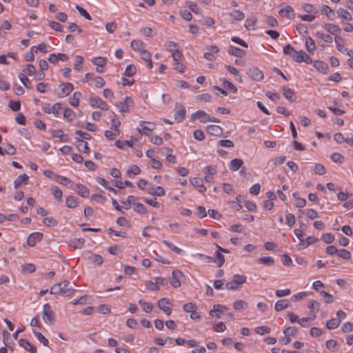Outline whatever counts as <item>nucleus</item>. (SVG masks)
Segmentation results:
<instances>
[{
  "mask_svg": "<svg viewBox=\"0 0 353 353\" xmlns=\"http://www.w3.org/2000/svg\"><path fill=\"white\" fill-rule=\"evenodd\" d=\"M196 119H199L200 122L202 123H205L207 122L219 123L220 121L219 119L210 116L204 110H198L191 114V120L194 121Z\"/></svg>",
  "mask_w": 353,
  "mask_h": 353,
  "instance_id": "nucleus-1",
  "label": "nucleus"
},
{
  "mask_svg": "<svg viewBox=\"0 0 353 353\" xmlns=\"http://www.w3.org/2000/svg\"><path fill=\"white\" fill-rule=\"evenodd\" d=\"M246 276L241 274H234L233 279L225 284V288L229 290H235L239 288V286L246 282Z\"/></svg>",
  "mask_w": 353,
  "mask_h": 353,
  "instance_id": "nucleus-2",
  "label": "nucleus"
},
{
  "mask_svg": "<svg viewBox=\"0 0 353 353\" xmlns=\"http://www.w3.org/2000/svg\"><path fill=\"white\" fill-rule=\"evenodd\" d=\"M42 319L48 325H52L54 320V313L52 310L49 303H46L43 306Z\"/></svg>",
  "mask_w": 353,
  "mask_h": 353,
  "instance_id": "nucleus-3",
  "label": "nucleus"
},
{
  "mask_svg": "<svg viewBox=\"0 0 353 353\" xmlns=\"http://www.w3.org/2000/svg\"><path fill=\"white\" fill-rule=\"evenodd\" d=\"M116 105L119 108L120 112H129L130 108L134 106V101L130 97H125L124 99V102H120Z\"/></svg>",
  "mask_w": 353,
  "mask_h": 353,
  "instance_id": "nucleus-4",
  "label": "nucleus"
},
{
  "mask_svg": "<svg viewBox=\"0 0 353 353\" xmlns=\"http://www.w3.org/2000/svg\"><path fill=\"white\" fill-rule=\"evenodd\" d=\"M295 54L292 58L294 61L298 63L305 62L308 64L312 63V58L304 51H296Z\"/></svg>",
  "mask_w": 353,
  "mask_h": 353,
  "instance_id": "nucleus-5",
  "label": "nucleus"
},
{
  "mask_svg": "<svg viewBox=\"0 0 353 353\" xmlns=\"http://www.w3.org/2000/svg\"><path fill=\"white\" fill-rule=\"evenodd\" d=\"M184 276L183 272L179 270L172 271V277L170 279V284L175 288L181 286V279Z\"/></svg>",
  "mask_w": 353,
  "mask_h": 353,
  "instance_id": "nucleus-6",
  "label": "nucleus"
},
{
  "mask_svg": "<svg viewBox=\"0 0 353 353\" xmlns=\"http://www.w3.org/2000/svg\"><path fill=\"white\" fill-rule=\"evenodd\" d=\"M176 112L174 113V120L175 121L180 123L181 122L185 117L186 110L184 105L181 103H176Z\"/></svg>",
  "mask_w": 353,
  "mask_h": 353,
  "instance_id": "nucleus-7",
  "label": "nucleus"
},
{
  "mask_svg": "<svg viewBox=\"0 0 353 353\" xmlns=\"http://www.w3.org/2000/svg\"><path fill=\"white\" fill-rule=\"evenodd\" d=\"M157 305L159 309L161 310L165 314L169 316L172 314V308L170 307L171 303L168 299H160L157 302Z\"/></svg>",
  "mask_w": 353,
  "mask_h": 353,
  "instance_id": "nucleus-8",
  "label": "nucleus"
},
{
  "mask_svg": "<svg viewBox=\"0 0 353 353\" xmlns=\"http://www.w3.org/2000/svg\"><path fill=\"white\" fill-rule=\"evenodd\" d=\"M61 284V294L63 296H70L74 292V289L72 286H70L69 281L65 280L60 282Z\"/></svg>",
  "mask_w": 353,
  "mask_h": 353,
  "instance_id": "nucleus-9",
  "label": "nucleus"
},
{
  "mask_svg": "<svg viewBox=\"0 0 353 353\" xmlns=\"http://www.w3.org/2000/svg\"><path fill=\"white\" fill-rule=\"evenodd\" d=\"M59 88H61V91L58 94L59 98L68 97L74 89L73 85L70 83H62L59 85Z\"/></svg>",
  "mask_w": 353,
  "mask_h": 353,
  "instance_id": "nucleus-10",
  "label": "nucleus"
},
{
  "mask_svg": "<svg viewBox=\"0 0 353 353\" xmlns=\"http://www.w3.org/2000/svg\"><path fill=\"white\" fill-rule=\"evenodd\" d=\"M89 101L90 105L92 107H97L103 110H108V104L99 97H91Z\"/></svg>",
  "mask_w": 353,
  "mask_h": 353,
  "instance_id": "nucleus-11",
  "label": "nucleus"
},
{
  "mask_svg": "<svg viewBox=\"0 0 353 353\" xmlns=\"http://www.w3.org/2000/svg\"><path fill=\"white\" fill-rule=\"evenodd\" d=\"M139 125L142 127L143 134L145 136H150V132L154 130L156 128V124L152 122H148L145 121H139Z\"/></svg>",
  "mask_w": 353,
  "mask_h": 353,
  "instance_id": "nucleus-12",
  "label": "nucleus"
},
{
  "mask_svg": "<svg viewBox=\"0 0 353 353\" xmlns=\"http://www.w3.org/2000/svg\"><path fill=\"white\" fill-rule=\"evenodd\" d=\"M248 74L252 79L256 81H260L263 79V73L258 68L253 67L249 69Z\"/></svg>",
  "mask_w": 353,
  "mask_h": 353,
  "instance_id": "nucleus-13",
  "label": "nucleus"
},
{
  "mask_svg": "<svg viewBox=\"0 0 353 353\" xmlns=\"http://www.w3.org/2000/svg\"><path fill=\"white\" fill-rule=\"evenodd\" d=\"M43 234L41 232H33L27 239V243L28 245L33 247L37 242L41 241Z\"/></svg>",
  "mask_w": 353,
  "mask_h": 353,
  "instance_id": "nucleus-14",
  "label": "nucleus"
},
{
  "mask_svg": "<svg viewBox=\"0 0 353 353\" xmlns=\"http://www.w3.org/2000/svg\"><path fill=\"white\" fill-rule=\"evenodd\" d=\"M323 28L327 32L335 37H339L338 35L341 32V28L334 23H325Z\"/></svg>",
  "mask_w": 353,
  "mask_h": 353,
  "instance_id": "nucleus-15",
  "label": "nucleus"
},
{
  "mask_svg": "<svg viewBox=\"0 0 353 353\" xmlns=\"http://www.w3.org/2000/svg\"><path fill=\"white\" fill-rule=\"evenodd\" d=\"M319 241V239L314 236H311L307 237L305 240H301V242H299L298 246L300 250L305 249L310 245L314 244Z\"/></svg>",
  "mask_w": 353,
  "mask_h": 353,
  "instance_id": "nucleus-16",
  "label": "nucleus"
},
{
  "mask_svg": "<svg viewBox=\"0 0 353 353\" xmlns=\"http://www.w3.org/2000/svg\"><path fill=\"white\" fill-rule=\"evenodd\" d=\"M227 310V307L224 305L219 304L214 305L213 309L209 312L210 315L212 317L220 318V314Z\"/></svg>",
  "mask_w": 353,
  "mask_h": 353,
  "instance_id": "nucleus-17",
  "label": "nucleus"
},
{
  "mask_svg": "<svg viewBox=\"0 0 353 353\" xmlns=\"http://www.w3.org/2000/svg\"><path fill=\"white\" fill-rule=\"evenodd\" d=\"M137 139L134 137H131L130 140L120 141L117 140L115 142V145L120 149H125V146L130 148L132 147L134 141H137Z\"/></svg>",
  "mask_w": 353,
  "mask_h": 353,
  "instance_id": "nucleus-18",
  "label": "nucleus"
},
{
  "mask_svg": "<svg viewBox=\"0 0 353 353\" xmlns=\"http://www.w3.org/2000/svg\"><path fill=\"white\" fill-rule=\"evenodd\" d=\"M19 345L30 353H37V348L32 345L27 339H21L19 341Z\"/></svg>",
  "mask_w": 353,
  "mask_h": 353,
  "instance_id": "nucleus-19",
  "label": "nucleus"
},
{
  "mask_svg": "<svg viewBox=\"0 0 353 353\" xmlns=\"http://www.w3.org/2000/svg\"><path fill=\"white\" fill-rule=\"evenodd\" d=\"M279 14L281 17L292 19L294 17V9L290 6H285L283 8L279 10Z\"/></svg>",
  "mask_w": 353,
  "mask_h": 353,
  "instance_id": "nucleus-20",
  "label": "nucleus"
},
{
  "mask_svg": "<svg viewBox=\"0 0 353 353\" xmlns=\"http://www.w3.org/2000/svg\"><path fill=\"white\" fill-rule=\"evenodd\" d=\"M207 132L213 136H221L223 129L217 125H208L206 128Z\"/></svg>",
  "mask_w": 353,
  "mask_h": 353,
  "instance_id": "nucleus-21",
  "label": "nucleus"
},
{
  "mask_svg": "<svg viewBox=\"0 0 353 353\" xmlns=\"http://www.w3.org/2000/svg\"><path fill=\"white\" fill-rule=\"evenodd\" d=\"M77 142V147L79 151L88 154L90 152V148L86 141H83L80 138H76Z\"/></svg>",
  "mask_w": 353,
  "mask_h": 353,
  "instance_id": "nucleus-22",
  "label": "nucleus"
},
{
  "mask_svg": "<svg viewBox=\"0 0 353 353\" xmlns=\"http://www.w3.org/2000/svg\"><path fill=\"white\" fill-rule=\"evenodd\" d=\"M314 66L319 72L326 74L328 72V65L323 61H316L314 63Z\"/></svg>",
  "mask_w": 353,
  "mask_h": 353,
  "instance_id": "nucleus-23",
  "label": "nucleus"
},
{
  "mask_svg": "<svg viewBox=\"0 0 353 353\" xmlns=\"http://www.w3.org/2000/svg\"><path fill=\"white\" fill-rule=\"evenodd\" d=\"M73 190L83 197H87L89 195L88 189L82 184H74V189Z\"/></svg>",
  "mask_w": 353,
  "mask_h": 353,
  "instance_id": "nucleus-24",
  "label": "nucleus"
},
{
  "mask_svg": "<svg viewBox=\"0 0 353 353\" xmlns=\"http://www.w3.org/2000/svg\"><path fill=\"white\" fill-rule=\"evenodd\" d=\"M290 306L289 301L286 299H282L276 301L274 305V310L277 312L281 311Z\"/></svg>",
  "mask_w": 353,
  "mask_h": 353,
  "instance_id": "nucleus-25",
  "label": "nucleus"
},
{
  "mask_svg": "<svg viewBox=\"0 0 353 353\" xmlns=\"http://www.w3.org/2000/svg\"><path fill=\"white\" fill-rule=\"evenodd\" d=\"M243 164V161L241 159H232L230 164L229 168L231 171L235 172L237 171Z\"/></svg>",
  "mask_w": 353,
  "mask_h": 353,
  "instance_id": "nucleus-26",
  "label": "nucleus"
},
{
  "mask_svg": "<svg viewBox=\"0 0 353 353\" xmlns=\"http://www.w3.org/2000/svg\"><path fill=\"white\" fill-rule=\"evenodd\" d=\"M57 181L63 185L68 187L70 189H74V183L65 176L59 175Z\"/></svg>",
  "mask_w": 353,
  "mask_h": 353,
  "instance_id": "nucleus-27",
  "label": "nucleus"
},
{
  "mask_svg": "<svg viewBox=\"0 0 353 353\" xmlns=\"http://www.w3.org/2000/svg\"><path fill=\"white\" fill-rule=\"evenodd\" d=\"M28 179H29L28 176L25 173L20 174L19 176H17V178L14 181V188H18L22 185V183H26Z\"/></svg>",
  "mask_w": 353,
  "mask_h": 353,
  "instance_id": "nucleus-28",
  "label": "nucleus"
},
{
  "mask_svg": "<svg viewBox=\"0 0 353 353\" xmlns=\"http://www.w3.org/2000/svg\"><path fill=\"white\" fill-rule=\"evenodd\" d=\"M228 52L230 54L235 56L236 57H243L245 54V52L244 50H243L242 49H240L239 48L232 46L229 47Z\"/></svg>",
  "mask_w": 353,
  "mask_h": 353,
  "instance_id": "nucleus-29",
  "label": "nucleus"
},
{
  "mask_svg": "<svg viewBox=\"0 0 353 353\" xmlns=\"http://www.w3.org/2000/svg\"><path fill=\"white\" fill-rule=\"evenodd\" d=\"M283 96L285 99L289 100L291 102H293L296 100V95L294 92L289 88L283 87Z\"/></svg>",
  "mask_w": 353,
  "mask_h": 353,
  "instance_id": "nucleus-30",
  "label": "nucleus"
},
{
  "mask_svg": "<svg viewBox=\"0 0 353 353\" xmlns=\"http://www.w3.org/2000/svg\"><path fill=\"white\" fill-rule=\"evenodd\" d=\"M305 47L309 53L314 54L316 49V44L314 41L311 37L306 38Z\"/></svg>",
  "mask_w": 353,
  "mask_h": 353,
  "instance_id": "nucleus-31",
  "label": "nucleus"
},
{
  "mask_svg": "<svg viewBox=\"0 0 353 353\" xmlns=\"http://www.w3.org/2000/svg\"><path fill=\"white\" fill-rule=\"evenodd\" d=\"M336 13L343 20L351 21L352 19V17L350 13L343 8H339L337 10Z\"/></svg>",
  "mask_w": 353,
  "mask_h": 353,
  "instance_id": "nucleus-32",
  "label": "nucleus"
},
{
  "mask_svg": "<svg viewBox=\"0 0 353 353\" xmlns=\"http://www.w3.org/2000/svg\"><path fill=\"white\" fill-rule=\"evenodd\" d=\"M81 97V93L80 92H75L70 99V104L74 107L79 106V100Z\"/></svg>",
  "mask_w": 353,
  "mask_h": 353,
  "instance_id": "nucleus-33",
  "label": "nucleus"
},
{
  "mask_svg": "<svg viewBox=\"0 0 353 353\" xmlns=\"http://www.w3.org/2000/svg\"><path fill=\"white\" fill-rule=\"evenodd\" d=\"M63 117L65 119L72 121L75 119L76 114L72 109L66 108L63 112Z\"/></svg>",
  "mask_w": 353,
  "mask_h": 353,
  "instance_id": "nucleus-34",
  "label": "nucleus"
},
{
  "mask_svg": "<svg viewBox=\"0 0 353 353\" xmlns=\"http://www.w3.org/2000/svg\"><path fill=\"white\" fill-rule=\"evenodd\" d=\"M65 204L68 208H74L77 207L78 201L77 198L73 196H68L65 199Z\"/></svg>",
  "mask_w": 353,
  "mask_h": 353,
  "instance_id": "nucleus-35",
  "label": "nucleus"
},
{
  "mask_svg": "<svg viewBox=\"0 0 353 353\" xmlns=\"http://www.w3.org/2000/svg\"><path fill=\"white\" fill-rule=\"evenodd\" d=\"M223 85L232 93H236L237 92V88L230 81H228L225 78H223L221 79Z\"/></svg>",
  "mask_w": 353,
  "mask_h": 353,
  "instance_id": "nucleus-36",
  "label": "nucleus"
},
{
  "mask_svg": "<svg viewBox=\"0 0 353 353\" xmlns=\"http://www.w3.org/2000/svg\"><path fill=\"white\" fill-rule=\"evenodd\" d=\"M293 197L295 199L296 203L295 205L298 208H303L306 205V200L303 198H301L298 196L297 192H294L292 194Z\"/></svg>",
  "mask_w": 353,
  "mask_h": 353,
  "instance_id": "nucleus-37",
  "label": "nucleus"
},
{
  "mask_svg": "<svg viewBox=\"0 0 353 353\" xmlns=\"http://www.w3.org/2000/svg\"><path fill=\"white\" fill-rule=\"evenodd\" d=\"M341 323V320L336 319H330L326 322V327L329 330H334L339 327Z\"/></svg>",
  "mask_w": 353,
  "mask_h": 353,
  "instance_id": "nucleus-38",
  "label": "nucleus"
},
{
  "mask_svg": "<svg viewBox=\"0 0 353 353\" xmlns=\"http://www.w3.org/2000/svg\"><path fill=\"white\" fill-rule=\"evenodd\" d=\"M139 303L141 305L143 310L147 313L151 312L154 307L152 303L145 302L142 299L139 301Z\"/></svg>",
  "mask_w": 353,
  "mask_h": 353,
  "instance_id": "nucleus-39",
  "label": "nucleus"
},
{
  "mask_svg": "<svg viewBox=\"0 0 353 353\" xmlns=\"http://www.w3.org/2000/svg\"><path fill=\"white\" fill-rule=\"evenodd\" d=\"M33 334L37 339L41 342L44 346H47L48 344V340L39 332L33 330Z\"/></svg>",
  "mask_w": 353,
  "mask_h": 353,
  "instance_id": "nucleus-40",
  "label": "nucleus"
},
{
  "mask_svg": "<svg viewBox=\"0 0 353 353\" xmlns=\"http://www.w3.org/2000/svg\"><path fill=\"white\" fill-rule=\"evenodd\" d=\"M163 243L170 250H171L172 251L174 252L176 254H180L183 252V250L175 246L172 243L168 241L163 240Z\"/></svg>",
  "mask_w": 353,
  "mask_h": 353,
  "instance_id": "nucleus-41",
  "label": "nucleus"
},
{
  "mask_svg": "<svg viewBox=\"0 0 353 353\" xmlns=\"http://www.w3.org/2000/svg\"><path fill=\"white\" fill-rule=\"evenodd\" d=\"M131 47L135 51H141L143 50V43L140 40H132Z\"/></svg>",
  "mask_w": 353,
  "mask_h": 353,
  "instance_id": "nucleus-42",
  "label": "nucleus"
},
{
  "mask_svg": "<svg viewBox=\"0 0 353 353\" xmlns=\"http://www.w3.org/2000/svg\"><path fill=\"white\" fill-rule=\"evenodd\" d=\"M303 9L308 14H314V15H316L318 13L317 9L313 5L310 3L303 4Z\"/></svg>",
  "mask_w": 353,
  "mask_h": 353,
  "instance_id": "nucleus-43",
  "label": "nucleus"
},
{
  "mask_svg": "<svg viewBox=\"0 0 353 353\" xmlns=\"http://www.w3.org/2000/svg\"><path fill=\"white\" fill-rule=\"evenodd\" d=\"M3 145H5L3 148L4 154L14 155L16 154L17 150L12 144L7 143L6 144L3 143Z\"/></svg>",
  "mask_w": 353,
  "mask_h": 353,
  "instance_id": "nucleus-44",
  "label": "nucleus"
},
{
  "mask_svg": "<svg viewBox=\"0 0 353 353\" xmlns=\"http://www.w3.org/2000/svg\"><path fill=\"white\" fill-rule=\"evenodd\" d=\"M248 303L243 300H237L234 303V308L235 310H243L247 307Z\"/></svg>",
  "mask_w": 353,
  "mask_h": 353,
  "instance_id": "nucleus-45",
  "label": "nucleus"
},
{
  "mask_svg": "<svg viewBox=\"0 0 353 353\" xmlns=\"http://www.w3.org/2000/svg\"><path fill=\"white\" fill-rule=\"evenodd\" d=\"M316 36L326 43H332L333 41V38L330 34H325L321 32H316Z\"/></svg>",
  "mask_w": 353,
  "mask_h": 353,
  "instance_id": "nucleus-46",
  "label": "nucleus"
},
{
  "mask_svg": "<svg viewBox=\"0 0 353 353\" xmlns=\"http://www.w3.org/2000/svg\"><path fill=\"white\" fill-rule=\"evenodd\" d=\"M322 10L323 13L330 19H334V12L332 9H331L327 5H323L322 8Z\"/></svg>",
  "mask_w": 353,
  "mask_h": 353,
  "instance_id": "nucleus-47",
  "label": "nucleus"
},
{
  "mask_svg": "<svg viewBox=\"0 0 353 353\" xmlns=\"http://www.w3.org/2000/svg\"><path fill=\"white\" fill-rule=\"evenodd\" d=\"M259 263L268 265V266H272L274 264V260L271 256H264L261 257L259 259Z\"/></svg>",
  "mask_w": 353,
  "mask_h": 353,
  "instance_id": "nucleus-48",
  "label": "nucleus"
},
{
  "mask_svg": "<svg viewBox=\"0 0 353 353\" xmlns=\"http://www.w3.org/2000/svg\"><path fill=\"white\" fill-rule=\"evenodd\" d=\"M334 41H335V43L336 44V49L339 52H343V50L345 49V47H344L345 41H344V39L342 37H334Z\"/></svg>",
  "mask_w": 353,
  "mask_h": 353,
  "instance_id": "nucleus-49",
  "label": "nucleus"
},
{
  "mask_svg": "<svg viewBox=\"0 0 353 353\" xmlns=\"http://www.w3.org/2000/svg\"><path fill=\"white\" fill-rule=\"evenodd\" d=\"M230 15L236 21H241L245 17L243 12L239 10H235L233 12H230Z\"/></svg>",
  "mask_w": 353,
  "mask_h": 353,
  "instance_id": "nucleus-50",
  "label": "nucleus"
},
{
  "mask_svg": "<svg viewBox=\"0 0 353 353\" xmlns=\"http://www.w3.org/2000/svg\"><path fill=\"white\" fill-rule=\"evenodd\" d=\"M19 78L21 81V82L26 86L28 89H32V86L31 85V83L29 80V79L24 74H19Z\"/></svg>",
  "mask_w": 353,
  "mask_h": 353,
  "instance_id": "nucleus-51",
  "label": "nucleus"
},
{
  "mask_svg": "<svg viewBox=\"0 0 353 353\" xmlns=\"http://www.w3.org/2000/svg\"><path fill=\"white\" fill-rule=\"evenodd\" d=\"M136 197L134 196H128V199L125 201H122L123 208L128 210L131 208L132 203H135Z\"/></svg>",
  "mask_w": 353,
  "mask_h": 353,
  "instance_id": "nucleus-52",
  "label": "nucleus"
},
{
  "mask_svg": "<svg viewBox=\"0 0 353 353\" xmlns=\"http://www.w3.org/2000/svg\"><path fill=\"white\" fill-rule=\"evenodd\" d=\"M296 50L290 44H287L283 48V53L286 55L290 56L292 58H293V56L296 54Z\"/></svg>",
  "mask_w": 353,
  "mask_h": 353,
  "instance_id": "nucleus-53",
  "label": "nucleus"
},
{
  "mask_svg": "<svg viewBox=\"0 0 353 353\" xmlns=\"http://www.w3.org/2000/svg\"><path fill=\"white\" fill-rule=\"evenodd\" d=\"M136 72V67L134 65L130 64L127 65L125 68L124 75L126 77H132L134 74H135Z\"/></svg>",
  "mask_w": 353,
  "mask_h": 353,
  "instance_id": "nucleus-54",
  "label": "nucleus"
},
{
  "mask_svg": "<svg viewBox=\"0 0 353 353\" xmlns=\"http://www.w3.org/2000/svg\"><path fill=\"white\" fill-rule=\"evenodd\" d=\"M140 172H141V169L139 168V167L136 165H132L127 170V175L130 177L132 174L137 175V174H140Z\"/></svg>",
  "mask_w": 353,
  "mask_h": 353,
  "instance_id": "nucleus-55",
  "label": "nucleus"
},
{
  "mask_svg": "<svg viewBox=\"0 0 353 353\" xmlns=\"http://www.w3.org/2000/svg\"><path fill=\"white\" fill-rule=\"evenodd\" d=\"M338 343L333 339L327 340L325 343V346L327 349L332 352H334L336 350Z\"/></svg>",
  "mask_w": 353,
  "mask_h": 353,
  "instance_id": "nucleus-56",
  "label": "nucleus"
},
{
  "mask_svg": "<svg viewBox=\"0 0 353 353\" xmlns=\"http://www.w3.org/2000/svg\"><path fill=\"white\" fill-rule=\"evenodd\" d=\"M92 61L94 65L99 67H103L107 63L106 59L101 57H95Z\"/></svg>",
  "mask_w": 353,
  "mask_h": 353,
  "instance_id": "nucleus-57",
  "label": "nucleus"
},
{
  "mask_svg": "<svg viewBox=\"0 0 353 353\" xmlns=\"http://www.w3.org/2000/svg\"><path fill=\"white\" fill-rule=\"evenodd\" d=\"M186 6L195 14L200 13V8L197 6V4L193 1H186Z\"/></svg>",
  "mask_w": 353,
  "mask_h": 353,
  "instance_id": "nucleus-58",
  "label": "nucleus"
},
{
  "mask_svg": "<svg viewBox=\"0 0 353 353\" xmlns=\"http://www.w3.org/2000/svg\"><path fill=\"white\" fill-rule=\"evenodd\" d=\"M298 333V329L295 327H288L284 330L283 334L286 336H295Z\"/></svg>",
  "mask_w": 353,
  "mask_h": 353,
  "instance_id": "nucleus-59",
  "label": "nucleus"
},
{
  "mask_svg": "<svg viewBox=\"0 0 353 353\" xmlns=\"http://www.w3.org/2000/svg\"><path fill=\"white\" fill-rule=\"evenodd\" d=\"M75 8L78 10L79 14L81 16H83V17H85L86 19H88V20L92 19L90 14L83 8H82L81 6H80L79 5H76Z\"/></svg>",
  "mask_w": 353,
  "mask_h": 353,
  "instance_id": "nucleus-60",
  "label": "nucleus"
},
{
  "mask_svg": "<svg viewBox=\"0 0 353 353\" xmlns=\"http://www.w3.org/2000/svg\"><path fill=\"white\" fill-rule=\"evenodd\" d=\"M43 223L48 227H54L58 224L57 221L53 217H46L43 219Z\"/></svg>",
  "mask_w": 353,
  "mask_h": 353,
  "instance_id": "nucleus-61",
  "label": "nucleus"
},
{
  "mask_svg": "<svg viewBox=\"0 0 353 353\" xmlns=\"http://www.w3.org/2000/svg\"><path fill=\"white\" fill-rule=\"evenodd\" d=\"M165 46L169 52H173L178 50L179 44L174 41H168L165 44Z\"/></svg>",
  "mask_w": 353,
  "mask_h": 353,
  "instance_id": "nucleus-62",
  "label": "nucleus"
},
{
  "mask_svg": "<svg viewBox=\"0 0 353 353\" xmlns=\"http://www.w3.org/2000/svg\"><path fill=\"white\" fill-rule=\"evenodd\" d=\"M134 210L140 214H145L147 211L145 207L140 203H134Z\"/></svg>",
  "mask_w": 353,
  "mask_h": 353,
  "instance_id": "nucleus-63",
  "label": "nucleus"
},
{
  "mask_svg": "<svg viewBox=\"0 0 353 353\" xmlns=\"http://www.w3.org/2000/svg\"><path fill=\"white\" fill-rule=\"evenodd\" d=\"M338 255L343 259L349 260L351 258V253L345 250L341 249L338 251Z\"/></svg>",
  "mask_w": 353,
  "mask_h": 353,
  "instance_id": "nucleus-64",
  "label": "nucleus"
}]
</instances>
